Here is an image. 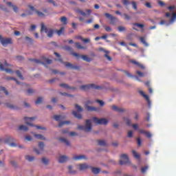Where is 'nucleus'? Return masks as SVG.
Returning <instances> with one entry per match:
<instances>
[{"mask_svg": "<svg viewBox=\"0 0 176 176\" xmlns=\"http://www.w3.org/2000/svg\"><path fill=\"white\" fill-rule=\"evenodd\" d=\"M78 130H82L83 131H85L87 133L91 131V121L90 120H87L85 121V126L78 125Z\"/></svg>", "mask_w": 176, "mask_h": 176, "instance_id": "f03ea898", "label": "nucleus"}, {"mask_svg": "<svg viewBox=\"0 0 176 176\" xmlns=\"http://www.w3.org/2000/svg\"><path fill=\"white\" fill-rule=\"evenodd\" d=\"M70 123H71V122H69V121L61 122L60 123H59L58 127H62L63 124H69Z\"/></svg>", "mask_w": 176, "mask_h": 176, "instance_id": "4c0bfd02", "label": "nucleus"}, {"mask_svg": "<svg viewBox=\"0 0 176 176\" xmlns=\"http://www.w3.org/2000/svg\"><path fill=\"white\" fill-rule=\"evenodd\" d=\"M24 120H25L26 124H28V126H31L32 127L34 126L38 130H46V128H45V127H42L41 126H37V125H34L32 123L30 122H33V120H35V118L25 117Z\"/></svg>", "mask_w": 176, "mask_h": 176, "instance_id": "7ed1b4c3", "label": "nucleus"}, {"mask_svg": "<svg viewBox=\"0 0 176 176\" xmlns=\"http://www.w3.org/2000/svg\"><path fill=\"white\" fill-rule=\"evenodd\" d=\"M2 93H5L6 96H8V94H9V92H8V90H6L5 87H0V94H2ZM0 97H2V95H0Z\"/></svg>", "mask_w": 176, "mask_h": 176, "instance_id": "412c9836", "label": "nucleus"}, {"mask_svg": "<svg viewBox=\"0 0 176 176\" xmlns=\"http://www.w3.org/2000/svg\"><path fill=\"white\" fill-rule=\"evenodd\" d=\"M128 137L129 138H131L133 137V131H128Z\"/></svg>", "mask_w": 176, "mask_h": 176, "instance_id": "0e129e2a", "label": "nucleus"}, {"mask_svg": "<svg viewBox=\"0 0 176 176\" xmlns=\"http://www.w3.org/2000/svg\"><path fill=\"white\" fill-rule=\"evenodd\" d=\"M104 16L107 18L109 19V20H111V18L113 17L112 14H109V13H105Z\"/></svg>", "mask_w": 176, "mask_h": 176, "instance_id": "13d9d810", "label": "nucleus"}, {"mask_svg": "<svg viewBox=\"0 0 176 176\" xmlns=\"http://www.w3.org/2000/svg\"><path fill=\"white\" fill-rule=\"evenodd\" d=\"M144 135H146L147 138H151V137H152V134L148 131H146V133H144Z\"/></svg>", "mask_w": 176, "mask_h": 176, "instance_id": "bf43d9fd", "label": "nucleus"}, {"mask_svg": "<svg viewBox=\"0 0 176 176\" xmlns=\"http://www.w3.org/2000/svg\"><path fill=\"white\" fill-rule=\"evenodd\" d=\"M72 114L74 115V116H75V118H77V119H82V114H80V113L73 111Z\"/></svg>", "mask_w": 176, "mask_h": 176, "instance_id": "cd10ccee", "label": "nucleus"}, {"mask_svg": "<svg viewBox=\"0 0 176 176\" xmlns=\"http://www.w3.org/2000/svg\"><path fill=\"white\" fill-rule=\"evenodd\" d=\"M38 147L41 149V151L38 150V148H34V152L37 153V155H41L42 152H43V148H45V144L43 142H38Z\"/></svg>", "mask_w": 176, "mask_h": 176, "instance_id": "9d476101", "label": "nucleus"}, {"mask_svg": "<svg viewBox=\"0 0 176 176\" xmlns=\"http://www.w3.org/2000/svg\"><path fill=\"white\" fill-rule=\"evenodd\" d=\"M66 68H69V69H77L79 70V66L74 65L71 64L69 62H65L63 63Z\"/></svg>", "mask_w": 176, "mask_h": 176, "instance_id": "1a4fd4ad", "label": "nucleus"}, {"mask_svg": "<svg viewBox=\"0 0 176 176\" xmlns=\"http://www.w3.org/2000/svg\"><path fill=\"white\" fill-rule=\"evenodd\" d=\"M47 2H49V3H52V5H54V6H57V5L56 4V1H54V0H47Z\"/></svg>", "mask_w": 176, "mask_h": 176, "instance_id": "052dcab7", "label": "nucleus"}, {"mask_svg": "<svg viewBox=\"0 0 176 176\" xmlns=\"http://www.w3.org/2000/svg\"><path fill=\"white\" fill-rule=\"evenodd\" d=\"M80 171H85V170H87V168H90V166H88L86 164H81L78 165Z\"/></svg>", "mask_w": 176, "mask_h": 176, "instance_id": "ddd939ff", "label": "nucleus"}, {"mask_svg": "<svg viewBox=\"0 0 176 176\" xmlns=\"http://www.w3.org/2000/svg\"><path fill=\"white\" fill-rule=\"evenodd\" d=\"M96 102H98L99 104H100V107H103V105H104V101H102V100H96Z\"/></svg>", "mask_w": 176, "mask_h": 176, "instance_id": "e2e57ef3", "label": "nucleus"}, {"mask_svg": "<svg viewBox=\"0 0 176 176\" xmlns=\"http://www.w3.org/2000/svg\"><path fill=\"white\" fill-rule=\"evenodd\" d=\"M67 160H68V157L65 155H62L58 158L59 163H65Z\"/></svg>", "mask_w": 176, "mask_h": 176, "instance_id": "f3484780", "label": "nucleus"}, {"mask_svg": "<svg viewBox=\"0 0 176 176\" xmlns=\"http://www.w3.org/2000/svg\"><path fill=\"white\" fill-rule=\"evenodd\" d=\"M60 96H63L64 97H74V95H71L65 92H60Z\"/></svg>", "mask_w": 176, "mask_h": 176, "instance_id": "e433bc0d", "label": "nucleus"}, {"mask_svg": "<svg viewBox=\"0 0 176 176\" xmlns=\"http://www.w3.org/2000/svg\"><path fill=\"white\" fill-rule=\"evenodd\" d=\"M122 3L124 6H129V5H130V1H129V0H122Z\"/></svg>", "mask_w": 176, "mask_h": 176, "instance_id": "603ef678", "label": "nucleus"}, {"mask_svg": "<svg viewBox=\"0 0 176 176\" xmlns=\"http://www.w3.org/2000/svg\"><path fill=\"white\" fill-rule=\"evenodd\" d=\"M78 13H80V14H81L82 16H86V12H85L83 10H78L77 11Z\"/></svg>", "mask_w": 176, "mask_h": 176, "instance_id": "4d7b16f0", "label": "nucleus"}, {"mask_svg": "<svg viewBox=\"0 0 176 176\" xmlns=\"http://www.w3.org/2000/svg\"><path fill=\"white\" fill-rule=\"evenodd\" d=\"M148 168H149V166H148L142 167L141 168V171H142V174H145V173H146V170H148Z\"/></svg>", "mask_w": 176, "mask_h": 176, "instance_id": "79ce46f5", "label": "nucleus"}, {"mask_svg": "<svg viewBox=\"0 0 176 176\" xmlns=\"http://www.w3.org/2000/svg\"><path fill=\"white\" fill-rule=\"evenodd\" d=\"M34 137L37 140H43V141L46 140V138H45V136H43V135L34 133Z\"/></svg>", "mask_w": 176, "mask_h": 176, "instance_id": "4be33fe9", "label": "nucleus"}, {"mask_svg": "<svg viewBox=\"0 0 176 176\" xmlns=\"http://www.w3.org/2000/svg\"><path fill=\"white\" fill-rule=\"evenodd\" d=\"M60 87H64L65 89H69V90H71L72 89H73V90H75V89H76L75 87L72 88V87H69L68 85L64 84V83L60 84Z\"/></svg>", "mask_w": 176, "mask_h": 176, "instance_id": "393cba45", "label": "nucleus"}, {"mask_svg": "<svg viewBox=\"0 0 176 176\" xmlns=\"http://www.w3.org/2000/svg\"><path fill=\"white\" fill-rule=\"evenodd\" d=\"M91 171L94 174H98L101 170L99 168L91 167Z\"/></svg>", "mask_w": 176, "mask_h": 176, "instance_id": "bb28decb", "label": "nucleus"}, {"mask_svg": "<svg viewBox=\"0 0 176 176\" xmlns=\"http://www.w3.org/2000/svg\"><path fill=\"white\" fill-rule=\"evenodd\" d=\"M29 8L31 10H32L33 12H36V13H37L38 16L39 17H45V14H43L42 12H39L38 10H36L35 9V8H34V6H29Z\"/></svg>", "mask_w": 176, "mask_h": 176, "instance_id": "f8f14e48", "label": "nucleus"}, {"mask_svg": "<svg viewBox=\"0 0 176 176\" xmlns=\"http://www.w3.org/2000/svg\"><path fill=\"white\" fill-rule=\"evenodd\" d=\"M111 109H113V111H116V112H124V109H123L122 108H119L115 104L111 107Z\"/></svg>", "mask_w": 176, "mask_h": 176, "instance_id": "dca6fc26", "label": "nucleus"}, {"mask_svg": "<svg viewBox=\"0 0 176 176\" xmlns=\"http://www.w3.org/2000/svg\"><path fill=\"white\" fill-rule=\"evenodd\" d=\"M59 140L61 142H64V144H65V145H67V146H71V143H69V141H68V140H67L64 138H60Z\"/></svg>", "mask_w": 176, "mask_h": 176, "instance_id": "6ab92c4d", "label": "nucleus"}, {"mask_svg": "<svg viewBox=\"0 0 176 176\" xmlns=\"http://www.w3.org/2000/svg\"><path fill=\"white\" fill-rule=\"evenodd\" d=\"M104 28L107 32H110V31H112V29L109 26H104Z\"/></svg>", "mask_w": 176, "mask_h": 176, "instance_id": "5fc2aeb1", "label": "nucleus"}, {"mask_svg": "<svg viewBox=\"0 0 176 176\" xmlns=\"http://www.w3.org/2000/svg\"><path fill=\"white\" fill-rule=\"evenodd\" d=\"M41 32H45L48 38H53V35H54V32H56L55 30L47 28L46 26H45L43 23L41 24Z\"/></svg>", "mask_w": 176, "mask_h": 176, "instance_id": "f257e3e1", "label": "nucleus"}, {"mask_svg": "<svg viewBox=\"0 0 176 176\" xmlns=\"http://www.w3.org/2000/svg\"><path fill=\"white\" fill-rule=\"evenodd\" d=\"M132 8L135 10H137L138 7H137V2L135 1H132L131 2Z\"/></svg>", "mask_w": 176, "mask_h": 176, "instance_id": "09e8293b", "label": "nucleus"}, {"mask_svg": "<svg viewBox=\"0 0 176 176\" xmlns=\"http://www.w3.org/2000/svg\"><path fill=\"white\" fill-rule=\"evenodd\" d=\"M121 160L120 161V166L123 164H130V160H129V156L126 154L121 155Z\"/></svg>", "mask_w": 176, "mask_h": 176, "instance_id": "423d86ee", "label": "nucleus"}, {"mask_svg": "<svg viewBox=\"0 0 176 176\" xmlns=\"http://www.w3.org/2000/svg\"><path fill=\"white\" fill-rule=\"evenodd\" d=\"M140 41L141 43H143V45H144V46H146V47H148V46H149V44H148L146 43V41H145L144 37H140Z\"/></svg>", "mask_w": 176, "mask_h": 176, "instance_id": "a878e982", "label": "nucleus"}, {"mask_svg": "<svg viewBox=\"0 0 176 176\" xmlns=\"http://www.w3.org/2000/svg\"><path fill=\"white\" fill-rule=\"evenodd\" d=\"M68 168H69V173L70 174H76V170H72V166H69Z\"/></svg>", "mask_w": 176, "mask_h": 176, "instance_id": "a18cd8bd", "label": "nucleus"}, {"mask_svg": "<svg viewBox=\"0 0 176 176\" xmlns=\"http://www.w3.org/2000/svg\"><path fill=\"white\" fill-rule=\"evenodd\" d=\"M97 142L98 145H100V146H107V142H105V140H99Z\"/></svg>", "mask_w": 176, "mask_h": 176, "instance_id": "b1692460", "label": "nucleus"}, {"mask_svg": "<svg viewBox=\"0 0 176 176\" xmlns=\"http://www.w3.org/2000/svg\"><path fill=\"white\" fill-rule=\"evenodd\" d=\"M27 93L30 96V94H32L34 93V90H32V89H28Z\"/></svg>", "mask_w": 176, "mask_h": 176, "instance_id": "774afa93", "label": "nucleus"}, {"mask_svg": "<svg viewBox=\"0 0 176 176\" xmlns=\"http://www.w3.org/2000/svg\"><path fill=\"white\" fill-rule=\"evenodd\" d=\"M25 159L28 162H34V160H35V157H34L32 156H30V155H26Z\"/></svg>", "mask_w": 176, "mask_h": 176, "instance_id": "473e14b6", "label": "nucleus"}, {"mask_svg": "<svg viewBox=\"0 0 176 176\" xmlns=\"http://www.w3.org/2000/svg\"><path fill=\"white\" fill-rule=\"evenodd\" d=\"M75 108L77 109L78 112H82L83 111L82 107L79 106L78 104H75Z\"/></svg>", "mask_w": 176, "mask_h": 176, "instance_id": "c03bdc74", "label": "nucleus"}, {"mask_svg": "<svg viewBox=\"0 0 176 176\" xmlns=\"http://www.w3.org/2000/svg\"><path fill=\"white\" fill-rule=\"evenodd\" d=\"M43 102V98H37V100H36V102H35V104H36V105H38V104H42V102Z\"/></svg>", "mask_w": 176, "mask_h": 176, "instance_id": "c9c22d12", "label": "nucleus"}, {"mask_svg": "<svg viewBox=\"0 0 176 176\" xmlns=\"http://www.w3.org/2000/svg\"><path fill=\"white\" fill-rule=\"evenodd\" d=\"M167 9H168V10H170V12H171L172 10H174V9H175V6H168L167 8Z\"/></svg>", "mask_w": 176, "mask_h": 176, "instance_id": "680f3d73", "label": "nucleus"}, {"mask_svg": "<svg viewBox=\"0 0 176 176\" xmlns=\"http://www.w3.org/2000/svg\"><path fill=\"white\" fill-rule=\"evenodd\" d=\"M175 18H176V12H174V13L172 14V16H171V18H170V23H173L174 20H175Z\"/></svg>", "mask_w": 176, "mask_h": 176, "instance_id": "49530a36", "label": "nucleus"}, {"mask_svg": "<svg viewBox=\"0 0 176 176\" xmlns=\"http://www.w3.org/2000/svg\"><path fill=\"white\" fill-rule=\"evenodd\" d=\"M54 119L56 120V122H60V120H61V116H54Z\"/></svg>", "mask_w": 176, "mask_h": 176, "instance_id": "3c124183", "label": "nucleus"}, {"mask_svg": "<svg viewBox=\"0 0 176 176\" xmlns=\"http://www.w3.org/2000/svg\"><path fill=\"white\" fill-rule=\"evenodd\" d=\"M19 130H20L21 131H28V127L24 125H21L19 127Z\"/></svg>", "mask_w": 176, "mask_h": 176, "instance_id": "c756f323", "label": "nucleus"}, {"mask_svg": "<svg viewBox=\"0 0 176 176\" xmlns=\"http://www.w3.org/2000/svg\"><path fill=\"white\" fill-rule=\"evenodd\" d=\"M93 120H94V123H96V124H108V120L106 119V118H100V119H98L96 117H94L93 118Z\"/></svg>", "mask_w": 176, "mask_h": 176, "instance_id": "39448f33", "label": "nucleus"}, {"mask_svg": "<svg viewBox=\"0 0 176 176\" xmlns=\"http://www.w3.org/2000/svg\"><path fill=\"white\" fill-rule=\"evenodd\" d=\"M116 20L117 19L115 16L110 18L111 24H112L113 25H115V23H116Z\"/></svg>", "mask_w": 176, "mask_h": 176, "instance_id": "a19ab883", "label": "nucleus"}, {"mask_svg": "<svg viewBox=\"0 0 176 176\" xmlns=\"http://www.w3.org/2000/svg\"><path fill=\"white\" fill-rule=\"evenodd\" d=\"M60 21H61L62 24H63V25H67V24H68V19L65 16H62L60 19Z\"/></svg>", "mask_w": 176, "mask_h": 176, "instance_id": "5701e85b", "label": "nucleus"}, {"mask_svg": "<svg viewBox=\"0 0 176 176\" xmlns=\"http://www.w3.org/2000/svg\"><path fill=\"white\" fill-rule=\"evenodd\" d=\"M133 27H138L139 28H144V24L134 23H133Z\"/></svg>", "mask_w": 176, "mask_h": 176, "instance_id": "58836bf2", "label": "nucleus"}, {"mask_svg": "<svg viewBox=\"0 0 176 176\" xmlns=\"http://www.w3.org/2000/svg\"><path fill=\"white\" fill-rule=\"evenodd\" d=\"M16 74L17 76H19V78L21 79V80H24V77H23V75H21V72H20V70H17L16 72Z\"/></svg>", "mask_w": 176, "mask_h": 176, "instance_id": "f704fd0d", "label": "nucleus"}, {"mask_svg": "<svg viewBox=\"0 0 176 176\" xmlns=\"http://www.w3.org/2000/svg\"><path fill=\"white\" fill-rule=\"evenodd\" d=\"M12 141H13V138H7L5 140V143L6 144H9L10 142H12Z\"/></svg>", "mask_w": 176, "mask_h": 176, "instance_id": "de8ad7c7", "label": "nucleus"}, {"mask_svg": "<svg viewBox=\"0 0 176 176\" xmlns=\"http://www.w3.org/2000/svg\"><path fill=\"white\" fill-rule=\"evenodd\" d=\"M81 58H82V60H84V61H87V63H90V61H91V59H90V58H89L86 55H82Z\"/></svg>", "mask_w": 176, "mask_h": 176, "instance_id": "c85d7f7f", "label": "nucleus"}, {"mask_svg": "<svg viewBox=\"0 0 176 176\" xmlns=\"http://www.w3.org/2000/svg\"><path fill=\"white\" fill-rule=\"evenodd\" d=\"M0 69H1V71H6V72H7V74H13V71L10 69H5V67H3V65L0 62Z\"/></svg>", "mask_w": 176, "mask_h": 176, "instance_id": "2eb2a0df", "label": "nucleus"}, {"mask_svg": "<svg viewBox=\"0 0 176 176\" xmlns=\"http://www.w3.org/2000/svg\"><path fill=\"white\" fill-rule=\"evenodd\" d=\"M132 153L135 159L140 160V155L135 151L133 150Z\"/></svg>", "mask_w": 176, "mask_h": 176, "instance_id": "2f4dec72", "label": "nucleus"}, {"mask_svg": "<svg viewBox=\"0 0 176 176\" xmlns=\"http://www.w3.org/2000/svg\"><path fill=\"white\" fill-rule=\"evenodd\" d=\"M29 60H30V61H33L36 64H42L43 65H45V63H43L38 59H29Z\"/></svg>", "mask_w": 176, "mask_h": 176, "instance_id": "7c9ffc66", "label": "nucleus"}, {"mask_svg": "<svg viewBox=\"0 0 176 176\" xmlns=\"http://www.w3.org/2000/svg\"><path fill=\"white\" fill-rule=\"evenodd\" d=\"M7 5L8 6H11L15 13H17V12H19V8H17V6H13V4H12V2H7Z\"/></svg>", "mask_w": 176, "mask_h": 176, "instance_id": "aec40b11", "label": "nucleus"}, {"mask_svg": "<svg viewBox=\"0 0 176 176\" xmlns=\"http://www.w3.org/2000/svg\"><path fill=\"white\" fill-rule=\"evenodd\" d=\"M65 31V28L64 27L60 28L59 30H55V32L56 34H57L58 36H60V35H63Z\"/></svg>", "mask_w": 176, "mask_h": 176, "instance_id": "a211bd4d", "label": "nucleus"}, {"mask_svg": "<svg viewBox=\"0 0 176 176\" xmlns=\"http://www.w3.org/2000/svg\"><path fill=\"white\" fill-rule=\"evenodd\" d=\"M42 162L43 163V164H48L49 160H47V159H46V157H43Z\"/></svg>", "mask_w": 176, "mask_h": 176, "instance_id": "864d4df0", "label": "nucleus"}, {"mask_svg": "<svg viewBox=\"0 0 176 176\" xmlns=\"http://www.w3.org/2000/svg\"><path fill=\"white\" fill-rule=\"evenodd\" d=\"M139 93L140 94H141V96H142V97H144V98H145V100H146V101L148 102V105L149 108H151V100H149V96L145 94V93H144V91H139Z\"/></svg>", "mask_w": 176, "mask_h": 176, "instance_id": "9b49d317", "label": "nucleus"}, {"mask_svg": "<svg viewBox=\"0 0 176 176\" xmlns=\"http://www.w3.org/2000/svg\"><path fill=\"white\" fill-rule=\"evenodd\" d=\"M86 159H87L86 157V155H74L73 157V160H86Z\"/></svg>", "mask_w": 176, "mask_h": 176, "instance_id": "4468645a", "label": "nucleus"}, {"mask_svg": "<svg viewBox=\"0 0 176 176\" xmlns=\"http://www.w3.org/2000/svg\"><path fill=\"white\" fill-rule=\"evenodd\" d=\"M145 6H146V8H148L149 9H151L152 8V6L151 5V3L147 2L145 4Z\"/></svg>", "mask_w": 176, "mask_h": 176, "instance_id": "338daca9", "label": "nucleus"}, {"mask_svg": "<svg viewBox=\"0 0 176 176\" xmlns=\"http://www.w3.org/2000/svg\"><path fill=\"white\" fill-rule=\"evenodd\" d=\"M72 56H74V57H76L77 60H79V58L80 57V55H79V54L75 53V52L72 53Z\"/></svg>", "mask_w": 176, "mask_h": 176, "instance_id": "6e6d98bb", "label": "nucleus"}, {"mask_svg": "<svg viewBox=\"0 0 176 176\" xmlns=\"http://www.w3.org/2000/svg\"><path fill=\"white\" fill-rule=\"evenodd\" d=\"M105 54L104 57L109 60V61H112V58L108 54V52L105 51Z\"/></svg>", "mask_w": 176, "mask_h": 176, "instance_id": "ea45409f", "label": "nucleus"}, {"mask_svg": "<svg viewBox=\"0 0 176 176\" xmlns=\"http://www.w3.org/2000/svg\"><path fill=\"white\" fill-rule=\"evenodd\" d=\"M118 31H119L120 32H123L126 31V28L124 27V26H119V27L118 28Z\"/></svg>", "mask_w": 176, "mask_h": 176, "instance_id": "37998d69", "label": "nucleus"}, {"mask_svg": "<svg viewBox=\"0 0 176 176\" xmlns=\"http://www.w3.org/2000/svg\"><path fill=\"white\" fill-rule=\"evenodd\" d=\"M0 42L3 46H8V45H12L13 42L12 41V38H3L2 36L0 35Z\"/></svg>", "mask_w": 176, "mask_h": 176, "instance_id": "0eeeda50", "label": "nucleus"}, {"mask_svg": "<svg viewBox=\"0 0 176 176\" xmlns=\"http://www.w3.org/2000/svg\"><path fill=\"white\" fill-rule=\"evenodd\" d=\"M75 45H76V47H77V49H80V50L86 49V47L82 46V45H80V43H75Z\"/></svg>", "mask_w": 176, "mask_h": 176, "instance_id": "72a5a7b5", "label": "nucleus"}, {"mask_svg": "<svg viewBox=\"0 0 176 176\" xmlns=\"http://www.w3.org/2000/svg\"><path fill=\"white\" fill-rule=\"evenodd\" d=\"M93 104V101H90V100H88L87 102V104L85 105V108L87 109V110L89 112H93V111H97L98 109L97 108L94 107H91V106H89L87 104Z\"/></svg>", "mask_w": 176, "mask_h": 176, "instance_id": "6e6552de", "label": "nucleus"}, {"mask_svg": "<svg viewBox=\"0 0 176 176\" xmlns=\"http://www.w3.org/2000/svg\"><path fill=\"white\" fill-rule=\"evenodd\" d=\"M124 120L126 122L127 126L131 125V120L130 119H127L126 118H124Z\"/></svg>", "mask_w": 176, "mask_h": 176, "instance_id": "8fccbe9b", "label": "nucleus"}, {"mask_svg": "<svg viewBox=\"0 0 176 176\" xmlns=\"http://www.w3.org/2000/svg\"><path fill=\"white\" fill-rule=\"evenodd\" d=\"M80 90H89V89H95L96 90H98L99 89H101V87L94 84H88L80 86Z\"/></svg>", "mask_w": 176, "mask_h": 176, "instance_id": "20e7f679", "label": "nucleus"}, {"mask_svg": "<svg viewBox=\"0 0 176 176\" xmlns=\"http://www.w3.org/2000/svg\"><path fill=\"white\" fill-rule=\"evenodd\" d=\"M123 15L125 17V20H130V19H131V17H130V16H129L127 14H124Z\"/></svg>", "mask_w": 176, "mask_h": 176, "instance_id": "69168bd1", "label": "nucleus"}]
</instances>
